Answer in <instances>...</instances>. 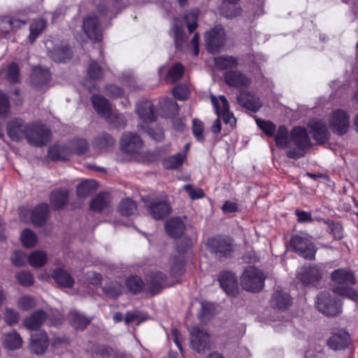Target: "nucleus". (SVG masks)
Masks as SVG:
<instances>
[{
    "mask_svg": "<svg viewBox=\"0 0 358 358\" xmlns=\"http://www.w3.org/2000/svg\"><path fill=\"white\" fill-rule=\"evenodd\" d=\"M331 280L341 286L334 289V293L358 302V292L350 286L355 284L353 273L346 268H338L331 274Z\"/></svg>",
    "mask_w": 358,
    "mask_h": 358,
    "instance_id": "f257e3e1",
    "label": "nucleus"
},
{
    "mask_svg": "<svg viewBox=\"0 0 358 358\" xmlns=\"http://www.w3.org/2000/svg\"><path fill=\"white\" fill-rule=\"evenodd\" d=\"M264 280L265 276L261 270L254 266H248L241 277V284L245 290L257 292L264 287Z\"/></svg>",
    "mask_w": 358,
    "mask_h": 358,
    "instance_id": "f03ea898",
    "label": "nucleus"
},
{
    "mask_svg": "<svg viewBox=\"0 0 358 358\" xmlns=\"http://www.w3.org/2000/svg\"><path fill=\"white\" fill-rule=\"evenodd\" d=\"M315 305L317 310L327 317H336L342 312L340 301L329 292H321L317 297Z\"/></svg>",
    "mask_w": 358,
    "mask_h": 358,
    "instance_id": "7ed1b4c3",
    "label": "nucleus"
},
{
    "mask_svg": "<svg viewBox=\"0 0 358 358\" xmlns=\"http://www.w3.org/2000/svg\"><path fill=\"white\" fill-rule=\"evenodd\" d=\"M25 138L32 145L41 147L45 145L50 138V131L41 123H29Z\"/></svg>",
    "mask_w": 358,
    "mask_h": 358,
    "instance_id": "20e7f679",
    "label": "nucleus"
},
{
    "mask_svg": "<svg viewBox=\"0 0 358 358\" xmlns=\"http://www.w3.org/2000/svg\"><path fill=\"white\" fill-rule=\"evenodd\" d=\"M329 126L334 134L339 136L345 134L350 128V115L343 109L334 110L329 118Z\"/></svg>",
    "mask_w": 358,
    "mask_h": 358,
    "instance_id": "39448f33",
    "label": "nucleus"
},
{
    "mask_svg": "<svg viewBox=\"0 0 358 358\" xmlns=\"http://www.w3.org/2000/svg\"><path fill=\"white\" fill-rule=\"evenodd\" d=\"M207 244L210 252L218 258L229 257L234 251L233 241L229 238H211L208 240Z\"/></svg>",
    "mask_w": 358,
    "mask_h": 358,
    "instance_id": "423d86ee",
    "label": "nucleus"
},
{
    "mask_svg": "<svg viewBox=\"0 0 358 358\" xmlns=\"http://www.w3.org/2000/svg\"><path fill=\"white\" fill-rule=\"evenodd\" d=\"M190 335L192 348L198 353H203L210 348V334L203 327L198 326L192 327Z\"/></svg>",
    "mask_w": 358,
    "mask_h": 358,
    "instance_id": "0eeeda50",
    "label": "nucleus"
},
{
    "mask_svg": "<svg viewBox=\"0 0 358 358\" xmlns=\"http://www.w3.org/2000/svg\"><path fill=\"white\" fill-rule=\"evenodd\" d=\"M225 32L222 27L216 26L205 34L206 49L212 53L218 52L225 43Z\"/></svg>",
    "mask_w": 358,
    "mask_h": 358,
    "instance_id": "6e6552de",
    "label": "nucleus"
},
{
    "mask_svg": "<svg viewBox=\"0 0 358 358\" xmlns=\"http://www.w3.org/2000/svg\"><path fill=\"white\" fill-rule=\"evenodd\" d=\"M145 209L149 215L157 220H163L172 210V208L166 197L148 201L145 203Z\"/></svg>",
    "mask_w": 358,
    "mask_h": 358,
    "instance_id": "1a4fd4ad",
    "label": "nucleus"
},
{
    "mask_svg": "<svg viewBox=\"0 0 358 358\" xmlns=\"http://www.w3.org/2000/svg\"><path fill=\"white\" fill-rule=\"evenodd\" d=\"M290 245L300 256L313 260L315 259V249L310 241L299 235L293 236L290 239Z\"/></svg>",
    "mask_w": 358,
    "mask_h": 358,
    "instance_id": "9d476101",
    "label": "nucleus"
},
{
    "mask_svg": "<svg viewBox=\"0 0 358 358\" xmlns=\"http://www.w3.org/2000/svg\"><path fill=\"white\" fill-rule=\"evenodd\" d=\"M49 57L56 62H62L70 59L71 51L69 45L63 43L55 44L52 40H48L45 42Z\"/></svg>",
    "mask_w": 358,
    "mask_h": 358,
    "instance_id": "9b49d317",
    "label": "nucleus"
},
{
    "mask_svg": "<svg viewBox=\"0 0 358 358\" xmlns=\"http://www.w3.org/2000/svg\"><path fill=\"white\" fill-rule=\"evenodd\" d=\"M219 98L220 103L216 96L213 95H211L210 96L212 104L215 109L218 117L220 119L222 117L225 124H229L231 127H234L236 124V120L234 115L229 112V102L227 98L224 95L220 96Z\"/></svg>",
    "mask_w": 358,
    "mask_h": 358,
    "instance_id": "f8f14e48",
    "label": "nucleus"
},
{
    "mask_svg": "<svg viewBox=\"0 0 358 358\" xmlns=\"http://www.w3.org/2000/svg\"><path fill=\"white\" fill-rule=\"evenodd\" d=\"M308 127L310 129L313 138L318 144H324L329 141L331 134L324 122L313 119L308 122Z\"/></svg>",
    "mask_w": 358,
    "mask_h": 358,
    "instance_id": "ddd939ff",
    "label": "nucleus"
},
{
    "mask_svg": "<svg viewBox=\"0 0 358 358\" xmlns=\"http://www.w3.org/2000/svg\"><path fill=\"white\" fill-rule=\"evenodd\" d=\"M224 80L229 86L236 88L248 87L251 84L250 78L238 70L227 71L224 74Z\"/></svg>",
    "mask_w": 358,
    "mask_h": 358,
    "instance_id": "4468645a",
    "label": "nucleus"
},
{
    "mask_svg": "<svg viewBox=\"0 0 358 358\" xmlns=\"http://www.w3.org/2000/svg\"><path fill=\"white\" fill-rule=\"evenodd\" d=\"M83 29L90 40L94 41L101 40L102 32L101 25L96 15H90L84 18L83 21Z\"/></svg>",
    "mask_w": 358,
    "mask_h": 358,
    "instance_id": "2eb2a0df",
    "label": "nucleus"
},
{
    "mask_svg": "<svg viewBox=\"0 0 358 358\" xmlns=\"http://www.w3.org/2000/svg\"><path fill=\"white\" fill-rule=\"evenodd\" d=\"M143 141L136 134L127 132L122 134L120 140L122 150L127 153L137 152L142 148Z\"/></svg>",
    "mask_w": 358,
    "mask_h": 358,
    "instance_id": "dca6fc26",
    "label": "nucleus"
},
{
    "mask_svg": "<svg viewBox=\"0 0 358 358\" xmlns=\"http://www.w3.org/2000/svg\"><path fill=\"white\" fill-rule=\"evenodd\" d=\"M29 124H25L22 119L10 120L7 125L8 136L15 141H19L26 137Z\"/></svg>",
    "mask_w": 358,
    "mask_h": 358,
    "instance_id": "f3484780",
    "label": "nucleus"
},
{
    "mask_svg": "<svg viewBox=\"0 0 358 358\" xmlns=\"http://www.w3.org/2000/svg\"><path fill=\"white\" fill-rule=\"evenodd\" d=\"M166 275L162 272H153L147 275L145 292L155 295L163 289Z\"/></svg>",
    "mask_w": 358,
    "mask_h": 358,
    "instance_id": "a211bd4d",
    "label": "nucleus"
},
{
    "mask_svg": "<svg viewBox=\"0 0 358 358\" xmlns=\"http://www.w3.org/2000/svg\"><path fill=\"white\" fill-rule=\"evenodd\" d=\"M218 280L221 287L228 295L235 296L238 293L237 278L234 273L223 272L220 273Z\"/></svg>",
    "mask_w": 358,
    "mask_h": 358,
    "instance_id": "6ab92c4d",
    "label": "nucleus"
},
{
    "mask_svg": "<svg viewBox=\"0 0 358 358\" xmlns=\"http://www.w3.org/2000/svg\"><path fill=\"white\" fill-rule=\"evenodd\" d=\"M322 276V271L317 266L303 267L299 274V279L303 285H313L317 282Z\"/></svg>",
    "mask_w": 358,
    "mask_h": 358,
    "instance_id": "aec40b11",
    "label": "nucleus"
},
{
    "mask_svg": "<svg viewBox=\"0 0 358 358\" xmlns=\"http://www.w3.org/2000/svg\"><path fill=\"white\" fill-rule=\"evenodd\" d=\"M349 343L350 335L343 329L334 331L331 337L327 341L329 347L334 350L344 349Z\"/></svg>",
    "mask_w": 358,
    "mask_h": 358,
    "instance_id": "412c9836",
    "label": "nucleus"
},
{
    "mask_svg": "<svg viewBox=\"0 0 358 358\" xmlns=\"http://www.w3.org/2000/svg\"><path fill=\"white\" fill-rule=\"evenodd\" d=\"M154 105L152 101L145 100L139 102L136 106V112L145 124L155 121L157 114L153 110Z\"/></svg>",
    "mask_w": 358,
    "mask_h": 358,
    "instance_id": "4be33fe9",
    "label": "nucleus"
},
{
    "mask_svg": "<svg viewBox=\"0 0 358 358\" xmlns=\"http://www.w3.org/2000/svg\"><path fill=\"white\" fill-rule=\"evenodd\" d=\"M290 137L292 141L299 150H304L311 145L308 133L303 127L294 128L291 131Z\"/></svg>",
    "mask_w": 358,
    "mask_h": 358,
    "instance_id": "5701e85b",
    "label": "nucleus"
},
{
    "mask_svg": "<svg viewBox=\"0 0 358 358\" xmlns=\"http://www.w3.org/2000/svg\"><path fill=\"white\" fill-rule=\"evenodd\" d=\"M46 318V313L39 309L24 317L22 323L27 329L34 331L40 328Z\"/></svg>",
    "mask_w": 358,
    "mask_h": 358,
    "instance_id": "b1692460",
    "label": "nucleus"
},
{
    "mask_svg": "<svg viewBox=\"0 0 358 358\" xmlns=\"http://www.w3.org/2000/svg\"><path fill=\"white\" fill-rule=\"evenodd\" d=\"M48 345V335L45 331H41L31 335L30 349L33 353L37 355H43L47 350Z\"/></svg>",
    "mask_w": 358,
    "mask_h": 358,
    "instance_id": "393cba45",
    "label": "nucleus"
},
{
    "mask_svg": "<svg viewBox=\"0 0 358 358\" xmlns=\"http://www.w3.org/2000/svg\"><path fill=\"white\" fill-rule=\"evenodd\" d=\"M238 103L243 107L252 111H257L262 104L259 99L248 92H242L237 96Z\"/></svg>",
    "mask_w": 358,
    "mask_h": 358,
    "instance_id": "a878e982",
    "label": "nucleus"
},
{
    "mask_svg": "<svg viewBox=\"0 0 358 358\" xmlns=\"http://www.w3.org/2000/svg\"><path fill=\"white\" fill-rule=\"evenodd\" d=\"M72 154L73 151L71 150L69 143L55 144L50 147L48 150L49 157L52 160H68Z\"/></svg>",
    "mask_w": 358,
    "mask_h": 358,
    "instance_id": "bb28decb",
    "label": "nucleus"
},
{
    "mask_svg": "<svg viewBox=\"0 0 358 358\" xmlns=\"http://www.w3.org/2000/svg\"><path fill=\"white\" fill-rule=\"evenodd\" d=\"M50 73L48 69L42 67H36L31 73V84L36 87L41 89L47 85L50 80Z\"/></svg>",
    "mask_w": 358,
    "mask_h": 358,
    "instance_id": "cd10ccee",
    "label": "nucleus"
},
{
    "mask_svg": "<svg viewBox=\"0 0 358 358\" xmlns=\"http://www.w3.org/2000/svg\"><path fill=\"white\" fill-rule=\"evenodd\" d=\"M49 217V206L47 203H40L31 212V219L35 226L45 224Z\"/></svg>",
    "mask_w": 358,
    "mask_h": 358,
    "instance_id": "c85d7f7f",
    "label": "nucleus"
},
{
    "mask_svg": "<svg viewBox=\"0 0 358 358\" xmlns=\"http://www.w3.org/2000/svg\"><path fill=\"white\" fill-rule=\"evenodd\" d=\"M93 106L98 114L105 118H109L111 107L108 101L100 94H95L92 96Z\"/></svg>",
    "mask_w": 358,
    "mask_h": 358,
    "instance_id": "c756f323",
    "label": "nucleus"
},
{
    "mask_svg": "<svg viewBox=\"0 0 358 358\" xmlns=\"http://www.w3.org/2000/svg\"><path fill=\"white\" fill-rule=\"evenodd\" d=\"M165 230L173 238H179L185 231V224L178 217H172L165 223Z\"/></svg>",
    "mask_w": 358,
    "mask_h": 358,
    "instance_id": "7c9ffc66",
    "label": "nucleus"
},
{
    "mask_svg": "<svg viewBox=\"0 0 358 358\" xmlns=\"http://www.w3.org/2000/svg\"><path fill=\"white\" fill-rule=\"evenodd\" d=\"M292 303L290 296L282 290L277 289L273 294L271 304L272 307L279 310L287 309Z\"/></svg>",
    "mask_w": 358,
    "mask_h": 358,
    "instance_id": "2f4dec72",
    "label": "nucleus"
},
{
    "mask_svg": "<svg viewBox=\"0 0 358 358\" xmlns=\"http://www.w3.org/2000/svg\"><path fill=\"white\" fill-rule=\"evenodd\" d=\"M70 324L77 330H84L91 322V319L76 310H72L68 315Z\"/></svg>",
    "mask_w": 358,
    "mask_h": 358,
    "instance_id": "473e14b6",
    "label": "nucleus"
},
{
    "mask_svg": "<svg viewBox=\"0 0 358 358\" xmlns=\"http://www.w3.org/2000/svg\"><path fill=\"white\" fill-rule=\"evenodd\" d=\"M52 278L59 285L64 287H72L74 284L73 277L62 268H57L53 271Z\"/></svg>",
    "mask_w": 358,
    "mask_h": 358,
    "instance_id": "72a5a7b5",
    "label": "nucleus"
},
{
    "mask_svg": "<svg viewBox=\"0 0 358 358\" xmlns=\"http://www.w3.org/2000/svg\"><path fill=\"white\" fill-rule=\"evenodd\" d=\"M68 201V191L66 189H59L52 192L50 202L55 210L63 208Z\"/></svg>",
    "mask_w": 358,
    "mask_h": 358,
    "instance_id": "f704fd0d",
    "label": "nucleus"
},
{
    "mask_svg": "<svg viewBox=\"0 0 358 358\" xmlns=\"http://www.w3.org/2000/svg\"><path fill=\"white\" fill-rule=\"evenodd\" d=\"M215 68L219 71L231 70L236 68L238 65L237 58L231 55H222L214 59Z\"/></svg>",
    "mask_w": 358,
    "mask_h": 358,
    "instance_id": "c9c22d12",
    "label": "nucleus"
},
{
    "mask_svg": "<svg viewBox=\"0 0 358 358\" xmlns=\"http://www.w3.org/2000/svg\"><path fill=\"white\" fill-rule=\"evenodd\" d=\"M22 343V337L16 331H12L3 335V345L10 350H15L20 348Z\"/></svg>",
    "mask_w": 358,
    "mask_h": 358,
    "instance_id": "e433bc0d",
    "label": "nucleus"
},
{
    "mask_svg": "<svg viewBox=\"0 0 358 358\" xmlns=\"http://www.w3.org/2000/svg\"><path fill=\"white\" fill-rule=\"evenodd\" d=\"M162 115L165 117H173L178 113V105L173 99L164 98L159 101Z\"/></svg>",
    "mask_w": 358,
    "mask_h": 358,
    "instance_id": "4c0bfd02",
    "label": "nucleus"
},
{
    "mask_svg": "<svg viewBox=\"0 0 358 358\" xmlns=\"http://www.w3.org/2000/svg\"><path fill=\"white\" fill-rule=\"evenodd\" d=\"M185 159V153L180 152L173 156L164 158L162 164L166 169H176L183 164Z\"/></svg>",
    "mask_w": 358,
    "mask_h": 358,
    "instance_id": "58836bf2",
    "label": "nucleus"
},
{
    "mask_svg": "<svg viewBox=\"0 0 358 358\" xmlns=\"http://www.w3.org/2000/svg\"><path fill=\"white\" fill-rule=\"evenodd\" d=\"M115 143V139L110 135L104 133L94 139L93 145L101 151H108L114 145Z\"/></svg>",
    "mask_w": 358,
    "mask_h": 358,
    "instance_id": "ea45409f",
    "label": "nucleus"
},
{
    "mask_svg": "<svg viewBox=\"0 0 358 358\" xmlns=\"http://www.w3.org/2000/svg\"><path fill=\"white\" fill-rule=\"evenodd\" d=\"M110 203L108 194L100 193L90 203V208L94 212H100L108 208Z\"/></svg>",
    "mask_w": 358,
    "mask_h": 358,
    "instance_id": "a19ab883",
    "label": "nucleus"
},
{
    "mask_svg": "<svg viewBox=\"0 0 358 358\" xmlns=\"http://www.w3.org/2000/svg\"><path fill=\"white\" fill-rule=\"evenodd\" d=\"M125 285L127 289L134 294H136L141 291L145 292V283L137 275H131L127 278Z\"/></svg>",
    "mask_w": 358,
    "mask_h": 358,
    "instance_id": "79ce46f5",
    "label": "nucleus"
},
{
    "mask_svg": "<svg viewBox=\"0 0 358 358\" xmlns=\"http://www.w3.org/2000/svg\"><path fill=\"white\" fill-rule=\"evenodd\" d=\"M184 73V67L180 63L174 64L168 71L166 76V82L168 83H173L180 80Z\"/></svg>",
    "mask_w": 358,
    "mask_h": 358,
    "instance_id": "37998d69",
    "label": "nucleus"
},
{
    "mask_svg": "<svg viewBox=\"0 0 358 358\" xmlns=\"http://www.w3.org/2000/svg\"><path fill=\"white\" fill-rule=\"evenodd\" d=\"M97 183L94 180H86L77 186L76 192L79 197H86L96 188Z\"/></svg>",
    "mask_w": 358,
    "mask_h": 358,
    "instance_id": "c03bdc74",
    "label": "nucleus"
},
{
    "mask_svg": "<svg viewBox=\"0 0 358 358\" xmlns=\"http://www.w3.org/2000/svg\"><path fill=\"white\" fill-rule=\"evenodd\" d=\"M274 138L279 148L284 149L289 146L288 130L285 126H280L278 127Z\"/></svg>",
    "mask_w": 358,
    "mask_h": 358,
    "instance_id": "a18cd8bd",
    "label": "nucleus"
},
{
    "mask_svg": "<svg viewBox=\"0 0 358 358\" xmlns=\"http://www.w3.org/2000/svg\"><path fill=\"white\" fill-rule=\"evenodd\" d=\"M119 212L124 216L134 215L137 210V206L135 201L130 199L122 200L118 207Z\"/></svg>",
    "mask_w": 358,
    "mask_h": 358,
    "instance_id": "49530a36",
    "label": "nucleus"
},
{
    "mask_svg": "<svg viewBox=\"0 0 358 358\" xmlns=\"http://www.w3.org/2000/svg\"><path fill=\"white\" fill-rule=\"evenodd\" d=\"M47 255L40 250L32 252L29 257V262L33 267L38 268L44 266L47 262Z\"/></svg>",
    "mask_w": 358,
    "mask_h": 358,
    "instance_id": "de8ad7c7",
    "label": "nucleus"
},
{
    "mask_svg": "<svg viewBox=\"0 0 358 358\" xmlns=\"http://www.w3.org/2000/svg\"><path fill=\"white\" fill-rule=\"evenodd\" d=\"M138 129L148 134L152 138L157 141H161L164 139V131L162 128L157 127L155 129L148 127L147 125L138 124Z\"/></svg>",
    "mask_w": 358,
    "mask_h": 358,
    "instance_id": "09e8293b",
    "label": "nucleus"
},
{
    "mask_svg": "<svg viewBox=\"0 0 358 358\" xmlns=\"http://www.w3.org/2000/svg\"><path fill=\"white\" fill-rule=\"evenodd\" d=\"M20 238L22 245L26 248H32L36 245L37 242L36 235L28 229L22 231Z\"/></svg>",
    "mask_w": 358,
    "mask_h": 358,
    "instance_id": "8fccbe9b",
    "label": "nucleus"
},
{
    "mask_svg": "<svg viewBox=\"0 0 358 358\" xmlns=\"http://www.w3.org/2000/svg\"><path fill=\"white\" fill-rule=\"evenodd\" d=\"M73 154L83 155L89 148L87 142L85 139H76L69 143Z\"/></svg>",
    "mask_w": 358,
    "mask_h": 358,
    "instance_id": "3c124183",
    "label": "nucleus"
},
{
    "mask_svg": "<svg viewBox=\"0 0 358 358\" xmlns=\"http://www.w3.org/2000/svg\"><path fill=\"white\" fill-rule=\"evenodd\" d=\"M45 27V22L43 20H37L30 25L29 41L32 43Z\"/></svg>",
    "mask_w": 358,
    "mask_h": 358,
    "instance_id": "603ef678",
    "label": "nucleus"
},
{
    "mask_svg": "<svg viewBox=\"0 0 358 358\" xmlns=\"http://www.w3.org/2000/svg\"><path fill=\"white\" fill-rule=\"evenodd\" d=\"M87 74L92 80H100L103 76V71L96 61L92 60L87 68Z\"/></svg>",
    "mask_w": 358,
    "mask_h": 358,
    "instance_id": "864d4df0",
    "label": "nucleus"
},
{
    "mask_svg": "<svg viewBox=\"0 0 358 358\" xmlns=\"http://www.w3.org/2000/svg\"><path fill=\"white\" fill-rule=\"evenodd\" d=\"M104 293L110 298L120 296L122 292V286L117 282H111L103 287Z\"/></svg>",
    "mask_w": 358,
    "mask_h": 358,
    "instance_id": "5fc2aeb1",
    "label": "nucleus"
},
{
    "mask_svg": "<svg viewBox=\"0 0 358 358\" xmlns=\"http://www.w3.org/2000/svg\"><path fill=\"white\" fill-rule=\"evenodd\" d=\"M20 313L13 308H6L3 313L5 322L13 326L18 323L20 320Z\"/></svg>",
    "mask_w": 358,
    "mask_h": 358,
    "instance_id": "6e6d98bb",
    "label": "nucleus"
},
{
    "mask_svg": "<svg viewBox=\"0 0 358 358\" xmlns=\"http://www.w3.org/2000/svg\"><path fill=\"white\" fill-rule=\"evenodd\" d=\"M199 14V11L198 9H193L185 16L187 21V27L189 33H192L198 26L196 20Z\"/></svg>",
    "mask_w": 358,
    "mask_h": 358,
    "instance_id": "4d7b16f0",
    "label": "nucleus"
},
{
    "mask_svg": "<svg viewBox=\"0 0 358 358\" xmlns=\"http://www.w3.org/2000/svg\"><path fill=\"white\" fill-rule=\"evenodd\" d=\"M203 129V122L199 119H194L192 121V133L198 141L203 142L205 140Z\"/></svg>",
    "mask_w": 358,
    "mask_h": 358,
    "instance_id": "13d9d810",
    "label": "nucleus"
},
{
    "mask_svg": "<svg viewBox=\"0 0 358 358\" xmlns=\"http://www.w3.org/2000/svg\"><path fill=\"white\" fill-rule=\"evenodd\" d=\"M36 305L34 298L29 296H23L18 299L17 306L23 310L28 311Z\"/></svg>",
    "mask_w": 358,
    "mask_h": 358,
    "instance_id": "bf43d9fd",
    "label": "nucleus"
},
{
    "mask_svg": "<svg viewBox=\"0 0 358 358\" xmlns=\"http://www.w3.org/2000/svg\"><path fill=\"white\" fill-rule=\"evenodd\" d=\"M258 127L268 136H273L275 131V125L271 121L256 120Z\"/></svg>",
    "mask_w": 358,
    "mask_h": 358,
    "instance_id": "052dcab7",
    "label": "nucleus"
},
{
    "mask_svg": "<svg viewBox=\"0 0 358 358\" xmlns=\"http://www.w3.org/2000/svg\"><path fill=\"white\" fill-rule=\"evenodd\" d=\"M16 278L18 282L22 286L29 287L34 284V276L29 271H21L17 274Z\"/></svg>",
    "mask_w": 358,
    "mask_h": 358,
    "instance_id": "680f3d73",
    "label": "nucleus"
},
{
    "mask_svg": "<svg viewBox=\"0 0 358 358\" xmlns=\"http://www.w3.org/2000/svg\"><path fill=\"white\" fill-rule=\"evenodd\" d=\"M110 123L116 128H123L126 125V120L121 114L110 113V117L106 118Z\"/></svg>",
    "mask_w": 358,
    "mask_h": 358,
    "instance_id": "e2e57ef3",
    "label": "nucleus"
},
{
    "mask_svg": "<svg viewBox=\"0 0 358 358\" xmlns=\"http://www.w3.org/2000/svg\"><path fill=\"white\" fill-rule=\"evenodd\" d=\"M7 79L13 83L19 81V67L17 64L12 63L8 66Z\"/></svg>",
    "mask_w": 358,
    "mask_h": 358,
    "instance_id": "0e129e2a",
    "label": "nucleus"
},
{
    "mask_svg": "<svg viewBox=\"0 0 358 358\" xmlns=\"http://www.w3.org/2000/svg\"><path fill=\"white\" fill-rule=\"evenodd\" d=\"M184 189L192 199H198L204 196V192L201 188L194 187L192 185H185Z\"/></svg>",
    "mask_w": 358,
    "mask_h": 358,
    "instance_id": "69168bd1",
    "label": "nucleus"
},
{
    "mask_svg": "<svg viewBox=\"0 0 358 358\" xmlns=\"http://www.w3.org/2000/svg\"><path fill=\"white\" fill-rule=\"evenodd\" d=\"M173 96L178 100H185L188 97L189 90L186 85H180L173 90Z\"/></svg>",
    "mask_w": 358,
    "mask_h": 358,
    "instance_id": "338daca9",
    "label": "nucleus"
},
{
    "mask_svg": "<svg viewBox=\"0 0 358 358\" xmlns=\"http://www.w3.org/2000/svg\"><path fill=\"white\" fill-rule=\"evenodd\" d=\"M12 263L16 266H22L27 261L26 255L20 251L14 252L10 257Z\"/></svg>",
    "mask_w": 358,
    "mask_h": 358,
    "instance_id": "774afa93",
    "label": "nucleus"
}]
</instances>
